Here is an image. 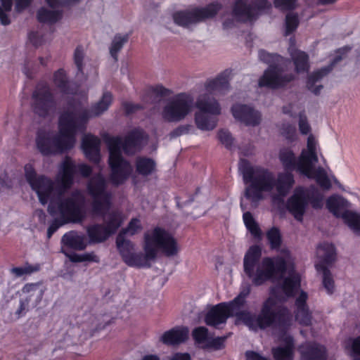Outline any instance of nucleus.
<instances>
[{"instance_id":"obj_2","label":"nucleus","mask_w":360,"mask_h":360,"mask_svg":"<svg viewBox=\"0 0 360 360\" xmlns=\"http://www.w3.org/2000/svg\"><path fill=\"white\" fill-rule=\"evenodd\" d=\"M25 174L32 189L37 193L39 202L43 205L49 202V213L60 216L48 228L49 239L60 226L70 222L81 223L84 219L85 214L82 211L84 197L80 191H75L70 196L64 198L61 189L55 191L53 182L44 175H38L30 164L25 166Z\"/></svg>"},{"instance_id":"obj_55","label":"nucleus","mask_w":360,"mask_h":360,"mask_svg":"<svg viewBox=\"0 0 360 360\" xmlns=\"http://www.w3.org/2000/svg\"><path fill=\"white\" fill-rule=\"evenodd\" d=\"M123 106H124L125 112L127 115L135 112L136 111L142 108L141 105H140L139 104H134L131 103H124Z\"/></svg>"},{"instance_id":"obj_45","label":"nucleus","mask_w":360,"mask_h":360,"mask_svg":"<svg viewBox=\"0 0 360 360\" xmlns=\"http://www.w3.org/2000/svg\"><path fill=\"white\" fill-rule=\"evenodd\" d=\"M164 21L166 24V27L173 32L175 30L173 28L172 25L179 27L180 25V11L175 10H169L167 15L165 17Z\"/></svg>"},{"instance_id":"obj_18","label":"nucleus","mask_w":360,"mask_h":360,"mask_svg":"<svg viewBox=\"0 0 360 360\" xmlns=\"http://www.w3.org/2000/svg\"><path fill=\"white\" fill-rule=\"evenodd\" d=\"M349 50L350 48L349 47L340 49L337 52L338 55L334 58L329 65L322 68L320 70H318L317 71H315L311 74L308 77L307 82V89L314 94L319 95L323 89V86L318 85L315 86V84L322 79L328 74H329V72H330L333 70V67L346 57V55Z\"/></svg>"},{"instance_id":"obj_14","label":"nucleus","mask_w":360,"mask_h":360,"mask_svg":"<svg viewBox=\"0 0 360 360\" xmlns=\"http://www.w3.org/2000/svg\"><path fill=\"white\" fill-rule=\"evenodd\" d=\"M32 108L39 117H45L53 112L56 103L49 86L44 82H39L32 95Z\"/></svg>"},{"instance_id":"obj_6","label":"nucleus","mask_w":360,"mask_h":360,"mask_svg":"<svg viewBox=\"0 0 360 360\" xmlns=\"http://www.w3.org/2000/svg\"><path fill=\"white\" fill-rule=\"evenodd\" d=\"M87 191L91 198L93 215L103 217L104 226L111 236L122 225L123 219L118 211L107 214L112 206V193L105 177L101 174L93 176L88 182Z\"/></svg>"},{"instance_id":"obj_16","label":"nucleus","mask_w":360,"mask_h":360,"mask_svg":"<svg viewBox=\"0 0 360 360\" xmlns=\"http://www.w3.org/2000/svg\"><path fill=\"white\" fill-rule=\"evenodd\" d=\"M145 138V134L141 131H132L124 139L121 137H112L109 139L108 148L117 153H122V150L127 154H134L140 150Z\"/></svg>"},{"instance_id":"obj_50","label":"nucleus","mask_w":360,"mask_h":360,"mask_svg":"<svg viewBox=\"0 0 360 360\" xmlns=\"http://www.w3.org/2000/svg\"><path fill=\"white\" fill-rule=\"evenodd\" d=\"M218 139L226 148L231 149L234 139L229 131L224 129L219 131Z\"/></svg>"},{"instance_id":"obj_46","label":"nucleus","mask_w":360,"mask_h":360,"mask_svg":"<svg viewBox=\"0 0 360 360\" xmlns=\"http://www.w3.org/2000/svg\"><path fill=\"white\" fill-rule=\"evenodd\" d=\"M299 25L298 16L292 13H289L285 16V35H289L293 32Z\"/></svg>"},{"instance_id":"obj_48","label":"nucleus","mask_w":360,"mask_h":360,"mask_svg":"<svg viewBox=\"0 0 360 360\" xmlns=\"http://www.w3.org/2000/svg\"><path fill=\"white\" fill-rule=\"evenodd\" d=\"M142 229L141 221L137 218H133L129 221L127 227L122 230L120 233L124 236L126 233H129L133 236L140 231Z\"/></svg>"},{"instance_id":"obj_8","label":"nucleus","mask_w":360,"mask_h":360,"mask_svg":"<svg viewBox=\"0 0 360 360\" xmlns=\"http://www.w3.org/2000/svg\"><path fill=\"white\" fill-rule=\"evenodd\" d=\"M323 195L316 187H299L288 199L287 207L297 221H302L309 202L314 209H319L323 207Z\"/></svg>"},{"instance_id":"obj_42","label":"nucleus","mask_w":360,"mask_h":360,"mask_svg":"<svg viewBox=\"0 0 360 360\" xmlns=\"http://www.w3.org/2000/svg\"><path fill=\"white\" fill-rule=\"evenodd\" d=\"M258 56L259 60L264 63L269 64V67L276 66L281 62H283L285 59L280 55L276 53H270L262 49L259 51Z\"/></svg>"},{"instance_id":"obj_9","label":"nucleus","mask_w":360,"mask_h":360,"mask_svg":"<svg viewBox=\"0 0 360 360\" xmlns=\"http://www.w3.org/2000/svg\"><path fill=\"white\" fill-rule=\"evenodd\" d=\"M316 148L315 138L310 134L307 139V148L302 150V160L299 166L300 173L309 179H314L321 187L328 190L331 187V184L325 170L321 167H315L318 162Z\"/></svg>"},{"instance_id":"obj_49","label":"nucleus","mask_w":360,"mask_h":360,"mask_svg":"<svg viewBox=\"0 0 360 360\" xmlns=\"http://www.w3.org/2000/svg\"><path fill=\"white\" fill-rule=\"evenodd\" d=\"M323 272V284L328 293H333L334 290V281L329 269H320Z\"/></svg>"},{"instance_id":"obj_11","label":"nucleus","mask_w":360,"mask_h":360,"mask_svg":"<svg viewBox=\"0 0 360 360\" xmlns=\"http://www.w3.org/2000/svg\"><path fill=\"white\" fill-rule=\"evenodd\" d=\"M170 90L162 86L150 87L143 97L146 103H158L167 102L163 112V117L169 121H178L180 120V94H177L173 99H170Z\"/></svg>"},{"instance_id":"obj_59","label":"nucleus","mask_w":360,"mask_h":360,"mask_svg":"<svg viewBox=\"0 0 360 360\" xmlns=\"http://www.w3.org/2000/svg\"><path fill=\"white\" fill-rule=\"evenodd\" d=\"M245 356L247 360H266L264 357L252 351L246 352Z\"/></svg>"},{"instance_id":"obj_31","label":"nucleus","mask_w":360,"mask_h":360,"mask_svg":"<svg viewBox=\"0 0 360 360\" xmlns=\"http://www.w3.org/2000/svg\"><path fill=\"white\" fill-rule=\"evenodd\" d=\"M135 165L136 172L141 176H148L155 171L156 163L149 158L137 157Z\"/></svg>"},{"instance_id":"obj_5","label":"nucleus","mask_w":360,"mask_h":360,"mask_svg":"<svg viewBox=\"0 0 360 360\" xmlns=\"http://www.w3.org/2000/svg\"><path fill=\"white\" fill-rule=\"evenodd\" d=\"M239 172L243 175L245 184L250 183L244 192V198L249 200L252 207H257L259 202L263 198V191H271L276 186L278 195L285 196L294 184L292 174L282 173L276 181L274 175L266 169L253 167L250 162L241 159L238 164Z\"/></svg>"},{"instance_id":"obj_53","label":"nucleus","mask_w":360,"mask_h":360,"mask_svg":"<svg viewBox=\"0 0 360 360\" xmlns=\"http://www.w3.org/2000/svg\"><path fill=\"white\" fill-rule=\"evenodd\" d=\"M296 0H274V5L281 10L288 11L294 9Z\"/></svg>"},{"instance_id":"obj_21","label":"nucleus","mask_w":360,"mask_h":360,"mask_svg":"<svg viewBox=\"0 0 360 360\" xmlns=\"http://www.w3.org/2000/svg\"><path fill=\"white\" fill-rule=\"evenodd\" d=\"M232 76V71L226 69L215 78L207 79L204 84L206 93L212 95V93L224 92L229 89V81Z\"/></svg>"},{"instance_id":"obj_29","label":"nucleus","mask_w":360,"mask_h":360,"mask_svg":"<svg viewBox=\"0 0 360 360\" xmlns=\"http://www.w3.org/2000/svg\"><path fill=\"white\" fill-rule=\"evenodd\" d=\"M290 56L297 74L307 72L309 70V56L304 51L290 47Z\"/></svg>"},{"instance_id":"obj_1","label":"nucleus","mask_w":360,"mask_h":360,"mask_svg":"<svg viewBox=\"0 0 360 360\" xmlns=\"http://www.w3.org/2000/svg\"><path fill=\"white\" fill-rule=\"evenodd\" d=\"M250 292V287L243 289L230 303H220L213 307L206 314L207 325L219 328L225 323L229 316H236L250 330L257 331L275 326L281 330L288 328L292 323L290 311L284 307L277 305L275 298L268 297L262 304L259 313L254 314L248 310H240L245 303V298Z\"/></svg>"},{"instance_id":"obj_35","label":"nucleus","mask_w":360,"mask_h":360,"mask_svg":"<svg viewBox=\"0 0 360 360\" xmlns=\"http://www.w3.org/2000/svg\"><path fill=\"white\" fill-rule=\"evenodd\" d=\"M53 82L55 85L63 93L73 94L74 91L70 89V83L68 80L65 71L62 69L58 70L54 74Z\"/></svg>"},{"instance_id":"obj_22","label":"nucleus","mask_w":360,"mask_h":360,"mask_svg":"<svg viewBox=\"0 0 360 360\" xmlns=\"http://www.w3.org/2000/svg\"><path fill=\"white\" fill-rule=\"evenodd\" d=\"M317 262L315 267L317 271L327 269V266L331 265L336 259V251L333 245L323 243L318 245L316 248Z\"/></svg>"},{"instance_id":"obj_7","label":"nucleus","mask_w":360,"mask_h":360,"mask_svg":"<svg viewBox=\"0 0 360 360\" xmlns=\"http://www.w3.org/2000/svg\"><path fill=\"white\" fill-rule=\"evenodd\" d=\"M260 257V248L254 245L250 248L244 257V271L252 278L255 285L263 284L266 281L272 278L276 273H285L286 263L284 259H278L275 264L273 259L266 257L259 263Z\"/></svg>"},{"instance_id":"obj_64","label":"nucleus","mask_w":360,"mask_h":360,"mask_svg":"<svg viewBox=\"0 0 360 360\" xmlns=\"http://www.w3.org/2000/svg\"><path fill=\"white\" fill-rule=\"evenodd\" d=\"M79 171L84 176H89L91 173V168L86 165H82L79 167Z\"/></svg>"},{"instance_id":"obj_39","label":"nucleus","mask_w":360,"mask_h":360,"mask_svg":"<svg viewBox=\"0 0 360 360\" xmlns=\"http://www.w3.org/2000/svg\"><path fill=\"white\" fill-rule=\"evenodd\" d=\"M344 222L356 233H360V214L349 211L343 215Z\"/></svg>"},{"instance_id":"obj_13","label":"nucleus","mask_w":360,"mask_h":360,"mask_svg":"<svg viewBox=\"0 0 360 360\" xmlns=\"http://www.w3.org/2000/svg\"><path fill=\"white\" fill-rule=\"evenodd\" d=\"M271 4L267 0H236L232 10L234 18L240 22H252L255 20L259 15L271 8Z\"/></svg>"},{"instance_id":"obj_36","label":"nucleus","mask_w":360,"mask_h":360,"mask_svg":"<svg viewBox=\"0 0 360 360\" xmlns=\"http://www.w3.org/2000/svg\"><path fill=\"white\" fill-rule=\"evenodd\" d=\"M74 63L77 67V77L80 80H85L86 79V76L84 72L83 64L84 60L85 58V53L84 51V49L82 46H78L74 52Z\"/></svg>"},{"instance_id":"obj_15","label":"nucleus","mask_w":360,"mask_h":360,"mask_svg":"<svg viewBox=\"0 0 360 360\" xmlns=\"http://www.w3.org/2000/svg\"><path fill=\"white\" fill-rule=\"evenodd\" d=\"M108 164L111 170L110 180L116 186L124 184L133 172V167L122 153L109 150Z\"/></svg>"},{"instance_id":"obj_60","label":"nucleus","mask_w":360,"mask_h":360,"mask_svg":"<svg viewBox=\"0 0 360 360\" xmlns=\"http://www.w3.org/2000/svg\"><path fill=\"white\" fill-rule=\"evenodd\" d=\"M352 349L354 354L360 356V335L352 340Z\"/></svg>"},{"instance_id":"obj_56","label":"nucleus","mask_w":360,"mask_h":360,"mask_svg":"<svg viewBox=\"0 0 360 360\" xmlns=\"http://www.w3.org/2000/svg\"><path fill=\"white\" fill-rule=\"evenodd\" d=\"M225 337H218L216 338H213L210 342V345L211 347H214L215 349H220L222 347L224 342L225 341Z\"/></svg>"},{"instance_id":"obj_23","label":"nucleus","mask_w":360,"mask_h":360,"mask_svg":"<svg viewBox=\"0 0 360 360\" xmlns=\"http://www.w3.org/2000/svg\"><path fill=\"white\" fill-rule=\"evenodd\" d=\"M308 298L307 294L305 292H302L300 296L296 299L295 306L296 311L295 319L302 326H309L311 323L312 316L307 304V300Z\"/></svg>"},{"instance_id":"obj_61","label":"nucleus","mask_w":360,"mask_h":360,"mask_svg":"<svg viewBox=\"0 0 360 360\" xmlns=\"http://www.w3.org/2000/svg\"><path fill=\"white\" fill-rule=\"evenodd\" d=\"M61 252L64 253L69 259L72 262H82V255L78 254H68L63 249H62Z\"/></svg>"},{"instance_id":"obj_10","label":"nucleus","mask_w":360,"mask_h":360,"mask_svg":"<svg viewBox=\"0 0 360 360\" xmlns=\"http://www.w3.org/2000/svg\"><path fill=\"white\" fill-rule=\"evenodd\" d=\"M198 111L195 114L197 127L203 131H211L217 124V116L221 114V106L217 100L210 94H200L195 102Z\"/></svg>"},{"instance_id":"obj_12","label":"nucleus","mask_w":360,"mask_h":360,"mask_svg":"<svg viewBox=\"0 0 360 360\" xmlns=\"http://www.w3.org/2000/svg\"><path fill=\"white\" fill-rule=\"evenodd\" d=\"M290 65V61L284 59L276 66L269 67L259 79V86L271 89L285 87L295 79V74L288 70Z\"/></svg>"},{"instance_id":"obj_62","label":"nucleus","mask_w":360,"mask_h":360,"mask_svg":"<svg viewBox=\"0 0 360 360\" xmlns=\"http://www.w3.org/2000/svg\"><path fill=\"white\" fill-rule=\"evenodd\" d=\"M29 38L30 41L35 46H38L41 44V39L38 37L37 32H32L30 34Z\"/></svg>"},{"instance_id":"obj_44","label":"nucleus","mask_w":360,"mask_h":360,"mask_svg":"<svg viewBox=\"0 0 360 360\" xmlns=\"http://www.w3.org/2000/svg\"><path fill=\"white\" fill-rule=\"evenodd\" d=\"M266 238L268 239V241L270 244L271 249L278 250V248H280L282 240L281 235L278 229L276 227L271 228L266 233Z\"/></svg>"},{"instance_id":"obj_58","label":"nucleus","mask_w":360,"mask_h":360,"mask_svg":"<svg viewBox=\"0 0 360 360\" xmlns=\"http://www.w3.org/2000/svg\"><path fill=\"white\" fill-rule=\"evenodd\" d=\"M15 9L18 12H20L26 8L31 3V0H15Z\"/></svg>"},{"instance_id":"obj_63","label":"nucleus","mask_w":360,"mask_h":360,"mask_svg":"<svg viewBox=\"0 0 360 360\" xmlns=\"http://www.w3.org/2000/svg\"><path fill=\"white\" fill-rule=\"evenodd\" d=\"M11 272L14 274L16 276L20 277L23 276L24 274L28 273L26 269L22 267H15L11 269Z\"/></svg>"},{"instance_id":"obj_20","label":"nucleus","mask_w":360,"mask_h":360,"mask_svg":"<svg viewBox=\"0 0 360 360\" xmlns=\"http://www.w3.org/2000/svg\"><path fill=\"white\" fill-rule=\"evenodd\" d=\"M234 118L246 126L255 127L260 124L262 115L260 112L250 105L236 104L231 108Z\"/></svg>"},{"instance_id":"obj_33","label":"nucleus","mask_w":360,"mask_h":360,"mask_svg":"<svg viewBox=\"0 0 360 360\" xmlns=\"http://www.w3.org/2000/svg\"><path fill=\"white\" fill-rule=\"evenodd\" d=\"M62 16L61 13L57 10H49L46 8H41L37 14V20L40 22L53 24Z\"/></svg>"},{"instance_id":"obj_32","label":"nucleus","mask_w":360,"mask_h":360,"mask_svg":"<svg viewBox=\"0 0 360 360\" xmlns=\"http://www.w3.org/2000/svg\"><path fill=\"white\" fill-rule=\"evenodd\" d=\"M275 360H293L294 345L290 340L285 347H278L272 349Z\"/></svg>"},{"instance_id":"obj_17","label":"nucleus","mask_w":360,"mask_h":360,"mask_svg":"<svg viewBox=\"0 0 360 360\" xmlns=\"http://www.w3.org/2000/svg\"><path fill=\"white\" fill-rule=\"evenodd\" d=\"M222 8L221 4L214 2L205 8H194L190 11H181V26H188L214 17Z\"/></svg>"},{"instance_id":"obj_40","label":"nucleus","mask_w":360,"mask_h":360,"mask_svg":"<svg viewBox=\"0 0 360 360\" xmlns=\"http://www.w3.org/2000/svg\"><path fill=\"white\" fill-rule=\"evenodd\" d=\"M245 226L255 238L261 236V230L250 212H245L243 216Z\"/></svg>"},{"instance_id":"obj_38","label":"nucleus","mask_w":360,"mask_h":360,"mask_svg":"<svg viewBox=\"0 0 360 360\" xmlns=\"http://www.w3.org/2000/svg\"><path fill=\"white\" fill-rule=\"evenodd\" d=\"M129 34H117L115 35L110 47V53L115 61L117 60V53L122 49L123 46L128 41Z\"/></svg>"},{"instance_id":"obj_3","label":"nucleus","mask_w":360,"mask_h":360,"mask_svg":"<svg viewBox=\"0 0 360 360\" xmlns=\"http://www.w3.org/2000/svg\"><path fill=\"white\" fill-rule=\"evenodd\" d=\"M112 103V94L105 92L101 99L89 110L70 106L59 117V133L43 129L38 130L36 145L44 156L63 153L73 147L77 130H83L90 117L98 116L106 111Z\"/></svg>"},{"instance_id":"obj_28","label":"nucleus","mask_w":360,"mask_h":360,"mask_svg":"<svg viewBox=\"0 0 360 360\" xmlns=\"http://www.w3.org/2000/svg\"><path fill=\"white\" fill-rule=\"evenodd\" d=\"M302 152L297 160L290 149L283 148L280 150L279 158L285 169L287 171L285 173L291 174L290 172L293 170H297L300 172L299 166L302 160Z\"/></svg>"},{"instance_id":"obj_34","label":"nucleus","mask_w":360,"mask_h":360,"mask_svg":"<svg viewBox=\"0 0 360 360\" xmlns=\"http://www.w3.org/2000/svg\"><path fill=\"white\" fill-rule=\"evenodd\" d=\"M160 341L169 346L179 345L180 343V327L176 326L165 332L160 338Z\"/></svg>"},{"instance_id":"obj_24","label":"nucleus","mask_w":360,"mask_h":360,"mask_svg":"<svg viewBox=\"0 0 360 360\" xmlns=\"http://www.w3.org/2000/svg\"><path fill=\"white\" fill-rule=\"evenodd\" d=\"M100 139L92 135H86L82 139V150L86 157L94 163L100 161Z\"/></svg>"},{"instance_id":"obj_52","label":"nucleus","mask_w":360,"mask_h":360,"mask_svg":"<svg viewBox=\"0 0 360 360\" xmlns=\"http://www.w3.org/2000/svg\"><path fill=\"white\" fill-rule=\"evenodd\" d=\"M281 134L290 141H293L296 136V129L295 126L285 123L283 124L281 129Z\"/></svg>"},{"instance_id":"obj_51","label":"nucleus","mask_w":360,"mask_h":360,"mask_svg":"<svg viewBox=\"0 0 360 360\" xmlns=\"http://www.w3.org/2000/svg\"><path fill=\"white\" fill-rule=\"evenodd\" d=\"M193 336L198 343H203L208 339V330L205 327H198L193 331Z\"/></svg>"},{"instance_id":"obj_30","label":"nucleus","mask_w":360,"mask_h":360,"mask_svg":"<svg viewBox=\"0 0 360 360\" xmlns=\"http://www.w3.org/2000/svg\"><path fill=\"white\" fill-rule=\"evenodd\" d=\"M90 243H100L105 241L110 236L104 225L94 224L86 227Z\"/></svg>"},{"instance_id":"obj_26","label":"nucleus","mask_w":360,"mask_h":360,"mask_svg":"<svg viewBox=\"0 0 360 360\" xmlns=\"http://www.w3.org/2000/svg\"><path fill=\"white\" fill-rule=\"evenodd\" d=\"M301 360H326V348L317 343H307L302 346Z\"/></svg>"},{"instance_id":"obj_57","label":"nucleus","mask_w":360,"mask_h":360,"mask_svg":"<svg viewBox=\"0 0 360 360\" xmlns=\"http://www.w3.org/2000/svg\"><path fill=\"white\" fill-rule=\"evenodd\" d=\"M82 262H94L98 263L99 258L94 252H87L82 255Z\"/></svg>"},{"instance_id":"obj_47","label":"nucleus","mask_w":360,"mask_h":360,"mask_svg":"<svg viewBox=\"0 0 360 360\" xmlns=\"http://www.w3.org/2000/svg\"><path fill=\"white\" fill-rule=\"evenodd\" d=\"M193 107V97L189 94H181V119L191 111Z\"/></svg>"},{"instance_id":"obj_27","label":"nucleus","mask_w":360,"mask_h":360,"mask_svg":"<svg viewBox=\"0 0 360 360\" xmlns=\"http://www.w3.org/2000/svg\"><path fill=\"white\" fill-rule=\"evenodd\" d=\"M61 243L68 248L78 251L84 250L87 246L85 236L75 231L65 233L61 238Z\"/></svg>"},{"instance_id":"obj_19","label":"nucleus","mask_w":360,"mask_h":360,"mask_svg":"<svg viewBox=\"0 0 360 360\" xmlns=\"http://www.w3.org/2000/svg\"><path fill=\"white\" fill-rule=\"evenodd\" d=\"M22 291L27 295L20 301L19 313L28 311L30 308L36 307L43 297L44 289L39 283H27L23 287Z\"/></svg>"},{"instance_id":"obj_37","label":"nucleus","mask_w":360,"mask_h":360,"mask_svg":"<svg viewBox=\"0 0 360 360\" xmlns=\"http://www.w3.org/2000/svg\"><path fill=\"white\" fill-rule=\"evenodd\" d=\"M300 285V277L298 274H292L286 278L283 283V290L288 297L292 296L294 292Z\"/></svg>"},{"instance_id":"obj_54","label":"nucleus","mask_w":360,"mask_h":360,"mask_svg":"<svg viewBox=\"0 0 360 360\" xmlns=\"http://www.w3.org/2000/svg\"><path fill=\"white\" fill-rule=\"evenodd\" d=\"M299 129L302 134H307L311 131V127L308 123L307 117L302 112L299 115Z\"/></svg>"},{"instance_id":"obj_4","label":"nucleus","mask_w":360,"mask_h":360,"mask_svg":"<svg viewBox=\"0 0 360 360\" xmlns=\"http://www.w3.org/2000/svg\"><path fill=\"white\" fill-rule=\"evenodd\" d=\"M116 244L123 261L129 266L150 267V262L155 259L158 250L167 256L174 255L178 252L176 241L172 236L159 227L154 229L151 233H145L144 254L135 253L134 244L126 240L122 233L117 236Z\"/></svg>"},{"instance_id":"obj_25","label":"nucleus","mask_w":360,"mask_h":360,"mask_svg":"<svg viewBox=\"0 0 360 360\" xmlns=\"http://www.w3.org/2000/svg\"><path fill=\"white\" fill-rule=\"evenodd\" d=\"M350 203L343 197L334 195L329 197L326 200V207L336 217H340L343 219V215L346 212H349L348 210Z\"/></svg>"},{"instance_id":"obj_41","label":"nucleus","mask_w":360,"mask_h":360,"mask_svg":"<svg viewBox=\"0 0 360 360\" xmlns=\"http://www.w3.org/2000/svg\"><path fill=\"white\" fill-rule=\"evenodd\" d=\"M74 173V166L68 160H65L62 166L61 181L65 187H69L72 182Z\"/></svg>"},{"instance_id":"obj_43","label":"nucleus","mask_w":360,"mask_h":360,"mask_svg":"<svg viewBox=\"0 0 360 360\" xmlns=\"http://www.w3.org/2000/svg\"><path fill=\"white\" fill-rule=\"evenodd\" d=\"M0 6V22L3 25H8L11 23L8 13L11 11L13 6L12 0H1Z\"/></svg>"}]
</instances>
